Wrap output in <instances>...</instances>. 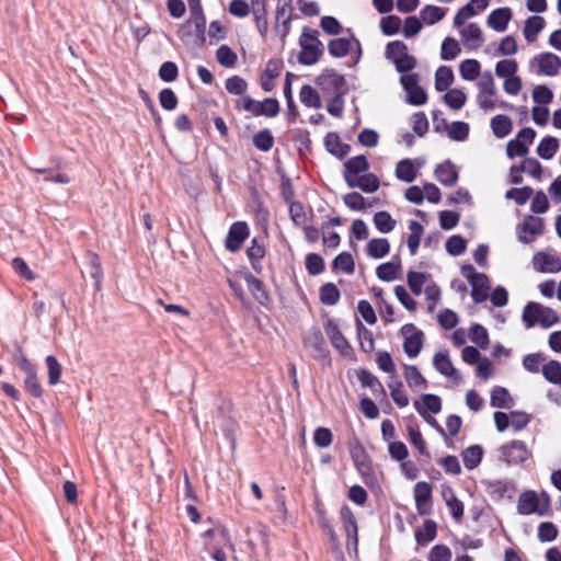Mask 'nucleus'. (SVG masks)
I'll return each mask as SVG.
<instances>
[{"instance_id": "nucleus-1", "label": "nucleus", "mask_w": 561, "mask_h": 561, "mask_svg": "<svg viewBox=\"0 0 561 561\" xmlns=\"http://www.w3.org/2000/svg\"><path fill=\"white\" fill-rule=\"evenodd\" d=\"M198 548L203 561H240L228 528L221 525L201 533Z\"/></svg>"}, {"instance_id": "nucleus-2", "label": "nucleus", "mask_w": 561, "mask_h": 561, "mask_svg": "<svg viewBox=\"0 0 561 561\" xmlns=\"http://www.w3.org/2000/svg\"><path fill=\"white\" fill-rule=\"evenodd\" d=\"M522 321L526 329H531L535 325L549 329L559 323L560 317L553 308L536 301H529L523 309Z\"/></svg>"}, {"instance_id": "nucleus-3", "label": "nucleus", "mask_w": 561, "mask_h": 561, "mask_svg": "<svg viewBox=\"0 0 561 561\" xmlns=\"http://www.w3.org/2000/svg\"><path fill=\"white\" fill-rule=\"evenodd\" d=\"M478 90L477 102L483 111L507 107V103L499 99L495 81L490 72L482 76Z\"/></svg>"}, {"instance_id": "nucleus-4", "label": "nucleus", "mask_w": 561, "mask_h": 561, "mask_svg": "<svg viewBox=\"0 0 561 561\" xmlns=\"http://www.w3.org/2000/svg\"><path fill=\"white\" fill-rule=\"evenodd\" d=\"M385 57L390 60L399 72L411 71L416 66V59L409 54L408 46L402 41L387 44Z\"/></svg>"}, {"instance_id": "nucleus-5", "label": "nucleus", "mask_w": 561, "mask_h": 561, "mask_svg": "<svg viewBox=\"0 0 561 561\" xmlns=\"http://www.w3.org/2000/svg\"><path fill=\"white\" fill-rule=\"evenodd\" d=\"M301 47L299 61L304 65L316 64L322 54V43L319 39V33L316 30L305 28L299 38Z\"/></svg>"}, {"instance_id": "nucleus-6", "label": "nucleus", "mask_w": 561, "mask_h": 561, "mask_svg": "<svg viewBox=\"0 0 561 561\" xmlns=\"http://www.w3.org/2000/svg\"><path fill=\"white\" fill-rule=\"evenodd\" d=\"M461 275L468 280L471 286V297L477 304H481L490 296V280L489 277L476 271L472 265H465L461 267Z\"/></svg>"}, {"instance_id": "nucleus-7", "label": "nucleus", "mask_w": 561, "mask_h": 561, "mask_svg": "<svg viewBox=\"0 0 561 561\" xmlns=\"http://www.w3.org/2000/svg\"><path fill=\"white\" fill-rule=\"evenodd\" d=\"M16 366L25 374L24 389L34 398H41L43 388L38 380L37 368L20 350L14 358Z\"/></svg>"}, {"instance_id": "nucleus-8", "label": "nucleus", "mask_w": 561, "mask_h": 561, "mask_svg": "<svg viewBox=\"0 0 561 561\" xmlns=\"http://www.w3.org/2000/svg\"><path fill=\"white\" fill-rule=\"evenodd\" d=\"M241 280L248 286L255 300L262 305L267 301V294L262 282L255 278L253 275L243 272L236 274L234 278L229 279L230 287L241 300H244L245 298L243 291L241 290Z\"/></svg>"}, {"instance_id": "nucleus-9", "label": "nucleus", "mask_w": 561, "mask_h": 561, "mask_svg": "<svg viewBox=\"0 0 561 561\" xmlns=\"http://www.w3.org/2000/svg\"><path fill=\"white\" fill-rule=\"evenodd\" d=\"M529 67L537 76L557 77L561 70V58L553 53L542 51L533 57Z\"/></svg>"}, {"instance_id": "nucleus-10", "label": "nucleus", "mask_w": 561, "mask_h": 561, "mask_svg": "<svg viewBox=\"0 0 561 561\" xmlns=\"http://www.w3.org/2000/svg\"><path fill=\"white\" fill-rule=\"evenodd\" d=\"M502 459L508 465H520L531 459L533 453L526 443L514 439L501 447Z\"/></svg>"}, {"instance_id": "nucleus-11", "label": "nucleus", "mask_w": 561, "mask_h": 561, "mask_svg": "<svg viewBox=\"0 0 561 561\" xmlns=\"http://www.w3.org/2000/svg\"><path fill=\"white\" fill-rule=\"evenodd\" d=\"M329 53L336 58L345 57L348 54L355 55V62H357L362 56V46L358 39L355 37H339L329 42Z\"/></svg>"}, {"instance_id": "nucleus-12", "label": "nucleus", "mask_w": 561, "mask_h": 561, "mask_svg": "<svg viewBox=\"0 0 561 561\" xmlns=\"http://www.w3.org/2000/svg\"><path fill=\"white\" fill-rule=\"evenodd\" d=\"M548 506V497L546 496L543 500H540L534 491L520 494L517 503V510L523 515H545Z\"/></svg>"}, {"instance_id": "nucleus-13", "label": "nucleus", "mask_w": 561, "mask_h": 561, "mask_svg": "<svg viewBox=\"0 0 561 561\" xmlns=\"http://www.w3.org/2000/svg\"><path fill=\"white\" fill-rule=\"evenodd\" d=\"M414 408L427 423L434 425L436 421L433 415L440 412L442 400L435 394H423L414 402Z\"/></svg>"}, {"instance_id": "nucleus-14", "label": "nucleus", "mask_w": 561, "mask_h": 561, "mask_svg": "<svg viewBox=\"0 0 561 561\" xmlns=\"http://www.w3.org/2000/svg\"><path fill=\"white\" fill-rule=\"evenodd\" d=\"M536 272L542 274H556L561 272V259L549 251H538L531 260Z\"/></svg>"}, {"instance_id": "nucleus-15", "label": "nucleus", "mask_w": 561, "mask_h": 561, "mask_svg": "<svg viewBox=\"0 0 561 561\" xmlns=\"http://www.w3.org/2000/svg\"><path fill=\"white\" fill-rule=\"evenodd\" d=\"M401 334L404 339L403 348L408 356L415 357L423 346V332L414 324H405L401 329Z\"/></svg>"}, {"instance_id": "nucleus-16", "label": "nucleus", "mask_w": 561, "mask_h": 561, "mask_svg": "<svg viewBox=\"0 0 561 561\" xmlns=\"http://www.w3.org/2000/svg\"><path fill=\"white\" fill-rule=\"evenodd\" d=\"M459 27L460 42L467 49L476 50L483 45L484 35L478 23H463Z\"/></svg>"}, {"instance_id": "nucleus-17", "label": "nucleus", "mask_w": 561, "mask_h": 561, "mask_svg": "<svg viewBox=\"0 0 561 561\" xmlns=\"http://www.w3.org/2000/svg\"><path fill=\"white\" fill-rule=\"evenodd\" d=\"M543 232V220L535 216H528L519 227L518 240L522 243H530Z\"/></svg>"}, {"instance_id": "nucleus-18", "label": "nucleus", "mask_w": 561, "mask_h": 561, "mask_svg": "<svg viewBox=\"0 0 561 561\" xmlns=\"http://www.w3.org/2000/svg\"><path fill=\"white\" fill-rule=\"evenodd\" d=\"M401 83L407 91L408 101L414 105H423L426 103L427 95L417 83L416 75H404L401 77Z\"/></svg>"}, {"instance_id": "nucleus-19", "label": "nucleus", "mask_w": 561, "mask_h": 561, "mask_svg": "<svg viewBox=\"0 0 561 561\" xmlns=\"http://www.w3.org/2000/svg\"><path fill=\"white\" fill-rule=\"evenodd\" d=\"M491 0H470L467 4L461 7L454 18V26L459 27L466 21L471 19L472 16L479 14L484 11Z\"/></svg>"}, {"instance_id": "nucleus-20", "label": "nucleus", "mask_w": 561, "mask_h": 561, "mask_svg": "<svg viewBox=\"0 0 561 561\" xmlns=\"http://www.w3.org/2000/svg\"><path fill=\"white\" fill-rule=\"evenodd\" d=\"M433 365L443 376L459 382L461 377L454 366L447 351L437 352L433 357Z\"/></svg>"}, {"instance_id": "nucleus-21", "label": "nucleus", "mask_w": 561, "mask_h": 561, "mask_svg": "<svg viewBox=\"0 0 561 561\" xmlns=\"http://www.w3.org/2000/svg\"><path fill=\"white\" fill-rule=\"evenodd\" d=\"M249 237V228L245 222H234L226 238V247L229 251L236 252L240 250L242 242Z\"/></svg>"}, {"instance_id": "nucleus-22", "label": "nucleus", "mask_w": 561, "mask_h": 561, "mask_svg": "<svg viewBox=\"0 0 561 561\" xmlns=\"http://www.w3.org/2000/svg\"><path fill=\"white\" fill-rule=\"evenodd\" d=\"M512 18L513 12L510 8H497L491 11L486 19V24L491 30L502 33L506 31Z\"/></svg>"}, {"instance_id": "nucleus-23", "label": "nucleus", "mask_w": 561, "mask_h": 561, "mask_svg": "<svg viewBox=\"0 0 561 561\" xmlns=\"http://www.w3.org/2000/svg\"><path fill=\"white\" fill-rule=\"evenodd\" d=\"M414 500L416 510L421 515H426L431 511L432 488L427 482H417L414 486Z\"/></svg>"}, {"instance_id": "nucleus-24", "label": "nucleus", "mask_w": 561, "mask_h": 561, "mask_svg": "<svg viewBox=\"0 0 561 561\" xmlns=\"http://www.w3.org/2000/svg\"><path fill=\"white\" fill-rule=\"evenodd\" d=\"M423 162L420 160L403 159L397 163L396 175L399 180L411 183L419 174V170L422 168Z\"/></svg>"}, {"instance_id": "nucleus-25", "label": "nucleus", "mask_w": 561, "mask_h": 561, "mask_svg": "<svg viewBox=\"0 0 561 561\" xmlns=\"http://www.w3.org/2000/svg\"><path fill=\"white\" fill-rule=\"evenodd\" d=\"M369 163L365 156H357L345 162L344 179L347 184L356 180L358 176L367 172Z\"/></svg>"}, {"instance_id": "nucleus-26", "label": "nucleus", "mask_w": 561, "mask_h": 561, "mask_svg": "<svg viewBox=\"0 0 561 561\" xmlns=\"http://www.w3.org/2000/svg\"><path fill=\"white\" fill-rule=\"evenodd\" d=\"M84 274L94 282L95 288L100 290L102 286L103 271L101 260L95 253H89L87 255Z\"/></svg>"}, {"instance_id": "nucleus-27", "label": "nucleus", "mask_w": 561, "mask_h": 561, "mask_svg": "<svg viewBox=\"0 0 561 561\" xmlns=\"http://www.w3.org/2000/svg\"><path fill=\"white\" fill-rule=\"evenodd\" d=\"M546 20L540 15L529 16L524 24L523 35L528 43H534L545 28Z\"/></svg>"}, {"instance_id": "nucleus-28", "label": "nucleus", "mask_w": 561, "mask_h": 561, "mask_svg": "<svg viewBox=\"0 0 561 561\" xmlns=\"http://www.w3.org/2000/svg\"><path fill=\"white\" fill-rule=\"evenodd\" d=\"M559 148L560 140L557 137L546 136L539 141L536 152L542 160H551L557 154Z\"/></svg>"}, {"instance_id": "nucleus-29", "label": "nucleus", "mask_w": 561, "mask_h": 561, "mask_svg": "<svg viewBox=\"0 0 561 561\" xmlns=\"http://www.w3.org/2000/svg\"><path fill=\"white\" fill-rule=\"evenodd\" d=\"M280 60H270L261 77V85L264 91L270 92L274 88V79L280 75L282 71Z\"/></svg>"}, {"instance_id": "nucleus-30", "label": "nucleus", "mask_w": 561, "mask_h": 561, "mask_svg": "<svg viewBox=\"0 0 561 561\" xmlns=\"http://www.w3.org/2000/svg\"><path fill=\"white\" fill-rule=\"evenodd\" d=\"M490 127L497 138H504L512 133L513 121L507 115L497 114L490 121Z\"/></svg>"}, {"instance_id": "nucleus-31", "label": "nucleus", "mask_w": 561, "mask_h": 561, "mask_svg": "<svg viewBox=\"0 0 561 561\" xmlns=\"http://www.w3.org/2000/svg\"><path fill=\"white\" fill-rule=\"evenodd\" d=\"M333 346L345 357L351 356L352 347L335 325H331L327 331Z\"/></svg>"}, {"instance_id": "nucleus-32", "label": "nucleus", "mask_w": 561, "mask_h": 561, "mask_svg": "<svg viewBox=\"0 0 561 561\" xmlns=\"http://www.w3.org/2000/svg\"><path fill=\"white\" fill-rule=\"evenodd\" d=\"M442 496L446 505L450 508L454 518L460 519L463 515V504L457 499L454 490L447 485L443 486Z\"/></svg>"}, {"instance_id": "nucleus-33", "label": "nucleus", "mask_w": 561, "mask_h": 561, "mask_svg": "<svg viewBox=\"0 0 561 561\" xmlns=\"http://www.w3.org/2000/svg\"><path fill=\"white\" fill-rule=\"evenodd\" d=\"M435 174L437 180L446 186L455 185L458 180L456 167L450 162H445L438 165L435 170Z\"/></svg>"}, {"instance_id": "nucleus-34", "label": "nucleus", "mask_w": 561, "mask_h": 561, "mask_svg": "<svg viewBox=\"0 0 561 561\" xmlns=\"http://www.w3.org/2000/svg\"><path fill=\"white\" fill-rule=\"evenodd\" d=\"M348 186L358 187L366 193H374L379 188L380 182L375 174L365 172L356 180L351 182Z\"/></svg>"}, {"instance_id": "nucleus-35", "label": "nucleus", "mask_w": 561, "mask_h": 561, "mask_svg": "<svg viewBox=\"0 0 561 561\" xmlns=\"http://www.w3.org/2000/svg\"><path fill=\"white\" fill-rule=\"evenodd\" d=\"M404 378L409 387L415 391H421L427 386L426 379L415 366L404 367Z\"/></svg>"}, {"instance_id": "nucleus-36", "label": "nucleus", "mask_w": 561, "mask_h": 561, "mask_svg": "<svg viewBox=\"0 0 561 561\" xmlns=\"http://www.w3.org/2000/svg\"><path fill=\"white\" fill-rule=\"evenodd\" d=\"M390 244L385 238H374L366 245L367 254L374 259H381L389 253Z\"/></svg>"}, {"instance_id": "nucleus-37", "label": "nucleus", "mask_w": 561, "mask_h": 561, "mask_svg": "<svg viewBox=\"0 0 561 561\" xmlns=\"http://www.w3.org/2000/svg\"><path fill=\"white\" fill-rule=\"evenodd\" d=\"M376 274L379 279L385 282H392L401 274L400 262H387L377 267Z\"/></svg>"}, {"instance_id": "nucleus-38", "label": "nucleus", "mask_w": 561, "mask_h": 561, "mask_svg": "<svg viewBox=\"0 0 561 561\" xmlns=\"http://www.w3.org/2000/svg\"><path fill=\"white\" fill-rule=\"evenodd\" d=\"M481 71V65L477 59H465L459 65V73L466 81H474Z\"/></svg>"}, {"instance_id": "nucleus-39", "label": "nucleus", "mask_w": 561, "mask_h": 561, "mask_svg": "<svg viewBox=\"0 0 561 561\" xmlns=\"http://www.w3.org/2000/svg\"><path fill=\"white\" fill-rule=\"evenodd\" d=\"M445 15H446L445 9H443L440 7H436V5H430V4L425 5L420 12V18H421L422 22H424L427 25L436 24L437 22L442 21Z\"/></svg>"}, {"instance_id": "nucleus-40", "label": "nucleus", "mask_w": 561, "mask_h": 561, "mask_svg": "<svg viewBox=\"0 0 561 561\" xmlns=\"http://www.w3.org/2000/svg\"><path fill=\"white\" fill-rule=\"evenodd\" d=\"M341 517L344 523L345 531L350 540L353 541L354 546L357 545V524L353 512L344 506L341 510Z\"/></svg>"}, {"instance_id": "nucleus-41", "label": "nucleus", "mask_w": 561, "mask_h": 561, "mask_svg": "<svg viewBox=\"0 0 561 561\" xmlns=\"http://www.w3.org/2000/svg\"><path fill=\"white\" fill-rule=\"evenodd\" d=\"M490 403L494 408L510 409L513 405V398L505 388L496 387L491 392Z\"/></svg>"}, {"instance_id": "nucleus-42", "label": "nucleus", "mask_w": 561, "mask_h": 561, "mask_svg": "<svg viewBox=\"0 0 561 561\" xmlns=\"http://www.w3.org/2000/svg\"><path fill=\"white\" fill-rule=\"evenodd\" d=\"M483 449L481 446L474 445L470 446L462 453V461L465 467L469 470H472L479 466L482 460Z\"/></svg>"}, {"instance_id": "nucleus-43", "label": "nucleus", "mask_w": 561, "mask_h": 561, "mask_svg": "<svg viewBox=\"0 0 561 561\" xmlns=\"http://www.w3.org/2000/svg\"><path fill=\"white\" fill-rule=\"evenodd\" d=\"M454 82V73L450 67L440 66L435 72V88L437 91L447 90Z\"/></svg>"}, {"instance_id": "nucleus-44", "label": "nucleus", "mask_w": 561, "mask_h": 561, "mask_svg": "<svg viewBox=\"0 0 561 561\" xmlns=\"http://www.w3.org/2000/svg\"><path fill=\"white\" fill-rule=\"evenodd\" d=\"M444 101L450 108L458 111L465 106L467 95L461 89L455 88L446 92Z\"/></svg>"}, {"instance_id": "nucleus-45", "label": "nucleus", "mask_w": 561, "mask_h": 561, "mask_svg": "<svg viewBox=\"0 0 561 561\" xmlns=\"http://www.w3.org/2000/svg\"><path fill=\"white\" fill-rule=\"evenodd\" d=\"M470 127L465 122H453L446 126L448 137L455 141H463L468 138Z\"/></svg>"}, {"instance_id": "nucleus-46", "label": "nucleus", "mask_w": 561, "mask_h": 561, "mask_svg": "<svg viewBox=\"0 0 561 561\" xmlns=\"http://www.w3.org/2000/svg\"><path fill=\"white\" fill-rule=\"evenodd\" d=\"M374 224L381 233L391 232L397 225L396 219L387 211H378L374 215Z\"/></svg>"}, {"instance_id": "nucleus-47", "label": "nucleus", "mask_w": 561, "mask_h": 561, "mask_svg": "<svg viewBox=\"0 0 561 561\" xmlns=\"http://www.w3.org/2000/svg\"><path fill=\"white\" fill-rule=\"evenodd\" d=\"M495 75L501 78L517 76L518 64L515 59H502L495 65Z\"/></svg>"}, {"instance_id": "nucleus-48", "label": "nucleus", "mask_w": 561, "mask_h": 561, "mask_svg": "<svg viewBox=\"0 0 561 561\" xmlns=\"http://www.w3.org/2000/svg\"><path fill=\"white\" fill-rule=\"evenodd\" d=\"M541 371L548 381L561 386V363L551 359L542 365Z\"/></svg>"}, {"instance_id": "nucleus-49", "label": "nucleus", "mask_w": 561, "mask_h": 561, "mask_svg": "<svg viewBox=\"0 0 561 561\" xmlns=\"http://www.w3.org/2000/svg\"><path fill=\"white\" fill-rule=\"evenodd\" d=\"M436 523L426 519L421 528L415 531V540L419 543H427L436 537Z\"/></svg>"}, {"instance_id": "nucleus-50", "label": "nucleus", "mask_w": 561, "mask_h": 561, "mask_svg": "<svg viewBox=\"0 0 561 561\" xmlns=\"http://www.w3.org/2000/svg\"><path fill=\"white\" fill-rule=\"evenodd\" d=\"M531 99L536 104L546 106L552 102L553 92L548 85L538 84L531 91Z\"/></svg>"}, {"instance_id": "nucleus-51", "label": "nucleus", "mask_w": 561, "mask_h": 561, "mask_svg": "<svg viewBox=\"0 0 561 561\" xmlns=\"http://www.w3.org/2000/svg\"><path fill=\"white\" fill-rule=\"evenodd\" d=\"M461 51L460 44L453 37H446L442 43L440 57L444 60L455 59Z\"/></svg>"}, {"instance_id": "nucleus-52", "label": "nucleus", "mask_w": 561, "mask_h": 561, "mask_svg": "<svg viewBox=\"0 0 561 561\" xmlns=\"http://www.w3.org/2000/svg\"><path fill=\"white\" fill-rule=\"evenodd\" d=\"M216 58H217V61L226 68L234 67L238 61L237 54L227 45H221L217 49Z\"/></svg>"}, {"instance_id": "nucleus-53", "label": "nucleus", "mask_w": 561, "mask_h": 561, "mask_svg": "<svg viewBox=\"0 0 561 561\" xmlns=\"http://www.w3.org/2000/svg\"><path fill=\"white\" fill-rule=\"evenodd\" d=\"M351 456L354 460L355 466L357 469L365 473L369 470V459L366 455V451L364 447L359 444L354 445L351 448Z\"/></svg>"}, {"instance_id": "nucleus-54", "label": "nucleus", "mask_w": 561, "mask_h": 561, "mask_svg": "<svg viewBox=\"0 0 561 561\" xmlns=\"http://www.w3.org/2000/svg\"><path fill=\"white\" fill-rule=\"evenodd\" d=\"M402 26V21L397 15H387L380 20L379 27L380 31L387 35L392 36L397 34Z\"/></svg>"}, {"instance_id": "nucleus-55", "label": "nucleus", "mask_w": 561, "mask_h": 561, "mask_svg": "<svg viewBox=\"0 0 561 561\" xmlns=\"http://www.w3.org/2000/svg\"><path fill=\"white\" fill-rule=\"evenodd\" d=\"M300 101L308 107H321V100L317 91L310 85H304L299 93Z\"/></svg>"}, {"instance_id": "nucleus-56", "label": "nucleus", "mask_w": 561, "mask_h": 561, "mask_svg": "<svg viewBox=\"0 0 561 561\" xmlns=\"http://www.w3.org/2000/svg\"><path fill=\"white\" fill-rule=\"evenodd\" d=\"M47 365V375H48V383L54 386L59 382L61 377V365L57 360V358L53 355H48L45 358Z\"/></svg>"}, {"instance_id": "nucleus-57", "label": "nucleus", "mask_w": 561, "mask_h": 561, "mask_svg": "<svg viewBox=\"0 0 561 561\" xmlns=\"http://www.w3.org/2000/svg\"><path fill=\"white\" fill-rule=\"evenodd\" d=\"M239 110H243L253 116H262V102L255 101L250 96H242L236 102Z\"/></svg>"}, {"instance_id": "nucleus-58", "label": "nucleus", "mask_w": 561, "mask_h": 561, "mask_svg": "<svg viewBox=\"0 0 561 561\" xmlns=\"http://www.w3.org/2000/svg\"><path fill=\"white\" fill-rule=\"evenodd\" d=\"M469 337L480 348H486L489 345V334L480 324H473L469 329Z\"/></svg>"}, {"instance_id": "nucleus-59", "label": "nucleus", "mask_w": 561, "mask_h": 561, "mask_svg": "<svg viewBox=\"0 0 561 561\" xmlns=\"http://www.w3.org/2000/svg\"><path fill=\"white\" fill-rule=\"evenodd\" d=\"M522 170L531 178L540 181L543 173V167L536 158H525L522 163Z\"/></svg>"}, {"instance_id": "nucleus-60", "label": "nucleus", "mask_w": 561, "mask_h": 561, "mask_svg": "<svg viewBox=\"0 0 561 561\" xmlns=\"http://www.w3.org/2000/svg\"><path fill=\"white\" fill-rule=\"evenodd\" d=\"M427 280V275L420 272H409L407 275V282L412 290V293L416 296L421 295L423 291V286Z\"/></svg>"}, {"instance_id": "nucleus-61", "label": "nucleus", "mask_w": 561, "mask_h": 561, "mask_svg": "<svg viewBox=\"0 0 561 561\" xmlns=\"http://www.w3.org/2000/svg\"><path fill=\"white\" fill-rule=\"evenodd\" d=\"M423 27L421 18L414 15L408 16L402 26V33L405 38H411L417 35Z\"/></svg>"}, {"instance_id": "nucleus-62", "label": "nucleus", "mask_w": 561, "mask_h": 561, "mask_svg": "<svg viewBox=\"0 0 561 561\" xmlns=\"http://www.w3.org/2000/svg\"><path fill=\"white\" fill-rule=\"evenodd\" d=\"M409 229L410 234L408 237V247L413 254L420 245L421 237L423 234V227L416 221H411Z\"/></svg>"}, {"instance_id": "nucleus-63", "label": "nucleus", "mask_w": 561, "mask_h": 561, "mask_svg": "<svg viewBox=\"0 0 561 561\" xmlns=\"http://www.w3.org/2000/svg\"><path fill=\"white\" fill-rule=\"evenodd\" d=\"M320 299L324 305H334L340 299V291L334 284L328 283L320 289Z\"/></svg>"}, {"instance_id": "nucleus-64", "label": "nucleus", "mask_w": 561, "mask_h": 561, "mask_svg": "<svg viewBox=\"0 0 561 561\" xmlns=\"http://www.w3.org/2000/svg\"><path fill=\"white\" fill-rule=\"evenodd\" d=\"M451 550L444 545L434 546L428 556V561H450Z\"/></svg>"}]
</instances>
